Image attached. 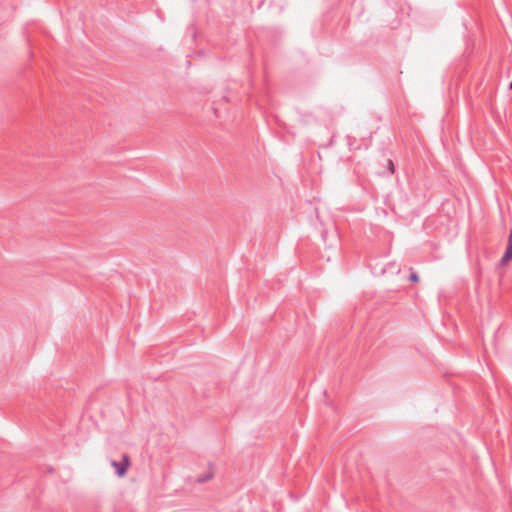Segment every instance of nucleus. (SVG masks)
Segmentation results:
<instances>
[{"label": "nucleus", "mask_w": 512, "mask_h": 512, "mask_svg": "<svg viewBox=\"0 0 512 512\" xmlns=\"http://www.w3.org/2000/svg\"><path fill=\"white\" fill-rule=\"evenodd\" d=\"M510 260H512V235H510L508 245L506 250L500 260L501 265H506Z\"/></svg>", "instance_id": "nucleus-2"}, {"label": "nucleus", "mask_w": 512, "mask_h": 512, "mask_svg": "<svg viewBox=\"0 0 512 512\" xmlns=\"http://www.w3.org/2000/svg\"><path fill=\"white\" fill-rule=\"evenodd\" d=\"M213 476H214V473L212 471H207L204 474L199 475L196 478V482L199 483V484L208 482L209 480H211L213 478Z\"/></svg>", "instance_id": "nucleus-3"}, {"label": "nucleus", "mask_w": 512, "mask_h": 512, "mask_svg": "<svg viewBox=\"0 0 512 512\" xmlns=\"http://www.w3.org/2000/svg\"><path fill=\"white\" fill-rule=\"evenodd\" d=\"M509 89H510V90L512 89V82H511V83H510V85H509Z\"/></svg>", "instance_id": "nucleus-6"}, {"label": "nucleus", "mask_w": 512, "mask_h": 512, "mask_svg": "<svg viewBox=\"0 0 512 512\" xmlns=\"http://www.w3.org/2000/svg\"><path fill=\"white\" fill-rule=\"evenodd\" d=\"M409 279H410L412 282H417V281H419V277H418V275H417L415 272H413V273H411V274H410Z\"/></svg>", "instance_id": "nucleus-4"}, {"label": "nucleus", "mask_w": 512, "mask_h": 512, "mask_svg": "<svg viewBox=\"0 0 512 512\" xmlns=\"http://www.w3.org/2000/svg\"><path fill=\"white\" fill-rule=\"evenodd\" d=\"M111 465L115 468L117 476L123 477L127 473L130 465V457L128 454H123L121 462L112 460Z\"/></svg>", "instance_id": "nucleus-1"}, {"label": "nucleus", "mask_w": 512, "mask_h": 512, "mask_svg": "<svg viewBox=\"0 0 512 512\" xmlns=\"http://www.w3.org/2000/svg\"><path fill=\"white\" fill-rule=\"evenodd\" d=\"M388 168H389V171L391 174L394 173V164L392 162V160H388Z\"/></svg>", "instance_id": "nucleus-5"}]
</instances>
